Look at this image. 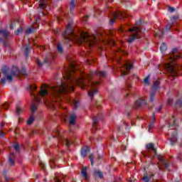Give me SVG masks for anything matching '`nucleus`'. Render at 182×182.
<instances>
[{"label":"nucleus","instance_id":"obj_1","mask_svg":"<svg viewBox=\"0 0 182 182\" xmlns=\"http://www.w3.org/2000/svg\"><path fill=\"white\" fill-rule=\"evenodd\" d=\"M79 69L76 63H71L68 70H65L63 75L65 81H60L56 85L52 87L46 84H43L40 92L38 95H35L33 92L37 89L36 85H33L27 87L28 90L31 92V96L33 98V102L31 105V112L35 113L38 109L39 103H44L48 107L53 110H58L62 107V96L66 95L69 92H73L75 85L80 86L81 89H86L90 87L88 92V96L93 97L97 93L96 86L99 85L100 82H93V76H99L100 77H105L106 72L95 71L91 73L90 75H85L82 74L81 77H76L75 73Z\"/></svg>","mask_w":182,"mask_h":182},{"label":"nucleus","instance_id":"obj_2","mask_svg":"<svg viewBox=\"0 0 182 182\" xmlns=\"http://www.w3.org/2000/svg\"><path fill=\"white\" fill-rule=\"evenodd\" d=\"M63 36L65 43L73 42L78 45H84L85 48L88 49H92L94 46H100L99 43L116 46V42L112 38V32H99L90 36L87 32L80 31V35H77L73 31L72 23H69L66 26L65 31L63 33Z\"/></svg>","mask_w":182,"mask_h":182},{"label":"nucleus","instance_id":"obj_3","mask_svg":"<svg viewBox=\"0 0 182 182\" xmlns=\"http://www.w3.org/2000/svg\"><path fill=\"white\" fill-rule=\"evenodd\" d=\"M1 73L4 75V77L1 80V83L2 85H5L6 80L9 82H12L14 76H16L17 77H19V76H26V70L23 68L20 71L18 67L9 68L8 66H4L1 69Z\"/></svg>","mask_w":182,"mask_h":182},{"label":"nucleus","instance_id":"obj_4","mask_svg":"<svg viewBox=\"0 0 182 182\" xmlns=\"http://www.w3.org/2000/svg\"><path fill=\"white\" fill-rule=\"evenodd\" d=\"M122 55H127V52L123 50L122 48H117V50L114 52L112 59L116 60L117 63H118L119 68L121 70V75H122V76H126V75L130 72V69L133 68V65H132V63L127 60L124 61L123 63H121Z\"/></svg>","mask_w":182,"mask_h":182},{"label":"nucleus","instance_id":"obj_5","mask_svg":"<svg viewBox=\"0 0 182 182\" xmlns=\"http://www.w3.org/2000/svg\"><path fill=\"white\" fill-rule=\"evenodd\" d=\"M141 23V20L136 21L134 26L132 28H126L124 27L121 28L122 32H128L130 33V36L128 38L129 43H132L135 39H139L141 38V28L139 27V25Z\"/></svg>","mask_w":182,"mask_h":182},{"label":"nucleus","instance_id":"obj_6","mask_svg":"<svg viewBox=\"0 0 182 182\" xmlns=\"http://www.w3.org/2000/svg\"><path fill=\"white\" fill-rule=\"evenodd\" d=\"M55 137H58L59 143H63L65 144L67 147H69L71 144H73V141H70L63 136V132L57 129L54 131Z\"/></svg>","mask_w":182,"mask_h":182},{"label":"nucleus","instance_id":"obj_7","mask_svg":"<svg viewBox=\"0 0 182 182\" xmlns=\"http://www.w3.org/2000/svg\"><path fill=\"white\" fill-rule=\"evenodd\" d=\"M147 151L146 153L142 152L144 157H152V159L156 156L157 151L156 148H154V144H148L146 145Z\"/></svg>","mask_w":182,"mask_h":182},{"label":"nucleus","instance_id":"obj_8","mask_svg":"<svg viewBox=\"0 0 182 182\" xmlns=\"http://www.w3.org/2000/svg\"><path fill=\"white\" fill-rule=\"evenodd\" d=\"M113 18L110 19L109 23L112 25V23H114V21L117 19H124V18H129V14L126 12H113L112 13Z\"/></svg>","mask_w":182,"mask_h":182},{"label":"nucleus","instance_id":"obj_9","mask_svg":"<svg viewBox=\"0 0 182 182\" xmlns=\"http://www.w3.org/2000/svg\"><path fill=\"white\" fill-rule=\"evenodd\" d=\"M0 35H1V36H3L4 39H2V38H0V41L1 42H4V46H6V43L5 42L6 41V39H8V30L6 29H4V30H0Z\"/></svg>","mask_w":182,"mask_h":182},{"label":"nucleus","instance_id":"obj_10","mask_svg":"<svg viewBox=\"0 0 182 182\" xmlns=\"http://www.w3.org/2000/svg\"><path fill=\"white\" fill-rule=\"evenodd\" d=\"M147 105V102L144 100L139 99L136 100L134 105V109H139V107H143V106H146Z\"/></svg>","mask_w":182,"mask_h":182},{"label":"nucleus","instance_id":"obj_11","mask_svg":"<svg viewBox=\"0 0 182 182\" xmlns=\"http://www.w3.org/2000/svg\"><path fill=\"white\" fill-rule=\"evenodd\" d=\"M169 140L171 146H174L177 142V131L173 130L171 132V136L169 137Z\"/></svg>","mask_w":182,"mask_h":182},{"label":"nucleus","instance_id":"obj_12","mask_svg":"<svg viewBox=\"0 0 182 182\" xmlns=\"http://www.w3.org/2000/svg\"><path fill=\"white\" fill-rule=\"evenodd\" d=\"M56 58V55L53 53H51L46 55V59L44 60L45 63H52V60Z\"/></svg>","mask_w":182,"mask_h":182},{"label":"nucleus","instance_id":"obj_13","mask_svg":"<svg viewBox=\"0 0 182 182\" xmlns=\"http://www.w3.org/2000/svg\"><path fill=\"white\" fill-rule=\"evenodd\" d=\"M67 102H68V103H70L75 109H77V107L79 106V101H77V100L68 97Z\"/></svg>","mask_w":182,"mask_h":182},{"label":"nucleus","instance_id":"obj_14","mask_svg":"<svg viewBox=\"0 0 182 182\" xmlns=\"http://www.w3.org/2000/svg\"><path fill=\"white\" fill-rule=\"evenodd\" d=\"M158 159L159 160V163L161 164L162 167H164V168H168V163L166 159H164V156H158Z\"/></svg>","mask_w":182,"mask_h":182},{"label":"nucleus","instance_id":"obj_15","mask_svg":"<svg viewBox=\"0 0 182 182\" xmlns=\"http://www.w3.org/2000/svg\"><path fill=\"white\" fill-rule=\"evenodd\" d=\"M65 176L61 173H55V182H65Z\"/></svg>","mask_w":182,"mask_h":182},{"label":"nucleus","instance_id":"obj_16","mask_svg":"<svg viewBox=\"0 0 182 182\" xmlns=\"http://www.w3.org/2000/svg\"><path fill=\"white\" fill-rule=\"evenodd\" d=\"M81 174L86 181L89 180V175H87V168L83 167L81 171Z\"/></svg>","mask_w":182,"mask_h":182},{"label":"nucleus","instance_id":"obj_17","mask_svg":"<svg viewBox=\"0 0 182 182\" xmlns=\"http://www.w3.org/2000/svg\"><path fill=\"white\" fill-rule=\"evenodd\" d=\"M90 151V149L89 146H85L81 150V156L82 157H86L87 154H89V152Z\"/></svg>","mask_w":182,"mask_h":182},{"label":"nucleus","instance_id":"obj_18","mask_svg":"<svg viewBox=\"0 0 182 182\" xmlns=\"http://www.w3.org/2000/svg\"><path fill=\"white\" fill-rule=\"evenodd\" d=\"M156 120V115L153 114L151 119H150V124L149 125V132H151L153 127H154V121Z\"/></svg>","mask_w":182,"mask_h":182},{"label":"nucleus","instance_id":"obj_19","mask_svg":"<svg viewBox=\"0 0 182 182\" xmlns=\"http://www.w3.org/2000/svg\"><path fill=\"white\" fill-rule=\"evenodd\" d=\"M164 32H166V30L164 29H159L157 30L156 33L154 35L155 38H163L164 35Z\"/></svg>","mask_w":182,"mask_h":182},{"label":"nucleus","instance_id":"obj_20","mask_svg":"<svg viewBox=\"0 0 182 182\" xmlns=\"http://www.w3.org/2000/svg\"><path fill=\"white\" fill-rule=\"evenodd\" d=\"M9 162L10 163L11 166H14V164H15V154H10L9 156Z\"/></svg>","mask_w":182,"mask_h":182},{"label":"nucleus","instance_id":"obj_21","mask_svg":"<svg viewBox=\"0 0 182 182\" xmlns=\"http://www.w3.org/2000/svg\"><path fill=\"white\" fill-rule=\"evenodd\" d=\"M95 177H99V178H103V173L99 169H96L93 173Z\"/></svg>","mask_w":182,"mask_h":182},{"label":"nucleus","instance_id":"obj_22","mask_svg":"<svg viewBox=\"0 0 182 182\" xmlns=\"http://www.w3.org/2000/svg\"><path fill=\"white\" fill-rule=\"evenodd\" d=\"M76 122V114H72L70 116V124H75V122Z\"/></svg>","mask_w":182,"mask_h":182},{"label":"nucleus","instance_id":"obj_23","mask_svg":"<svg viewBox=\"0 0 182 182\" xmlns=\"http://www.w3.org/2000/svg\"><path fill=\"white\" fill-rule=\"evenodd\" d=\"M36 23L33 24L31 27L28 28L26 31V33H33V32H35L36 27H35Z\"/></svg>","mask_w":182,"mask_h":182},{"label":"nucleus","instance_id":"obj_24","mask_svg":"<svg viewBox=\"0 0 182 182\" xmlns=\"http://www.w3.org/2000/svg\"><path fill=\"white\" fill-rule=\"evenodd\" d=\"M176 119H174V117H172L171 119L169 120V122H168V126H177V124H176Z\"/></svg>","mask_w":182,"mask_h":182},{"label":"nucleus","instance_id":"obj_25","mask_svg":"<svg viewBox=\"0 0 182 182\" xmlns=\"http://www.w3.org/2000/svg\"><path fill=\"white\" fill-rule=\"evenodd\" d=\"M75 2H76V0H71L70 3V9L71 14H73V10L75 9Z\"/></svg>","mask_w":182,"mask_h":182},{"label":"nucleus","instance_id":"obj_26","mask_svg":"<svg viewBox=\"0 0 182 182\" xmlns=\"http://www.w3.org/2000/svg\"><path fill=\"white\" fill-rule=\"evenodd\" d=\"M153 176H154V175H153V174H151V175H149V176L145 175V176L142 178V180H143V181H144V182H149V181H150V178H151L153 177Z\"/></svg>","mask_w":182,"mask_h":182},{"label":"nucleus","instance_id":"obj_27","mask_svg":"<svg viewBox=\"0 0 182 182\" xmlns=\"http://www.w3.org/2000/svg\"><path fill=\"white\" fill-rule=\"evenodd\" d=\"M160 50L161 53H164V52L167 50V46L166 45V43H162L161 45Z\"/></svg>","mask_w":182,"mask_h":182},{"label":"nucleus","instance_id":"obj_28","mask_svg":"<svg viewBox=\"0 0 182 182\" xmlns=\"http://www.w3.org/2000/svg\"><path fill=\"white\" fill-rule=\"evenodd\" d=\"M159 85H160V82H159V81H155V82H154L153 86H152V90L156 91L157 89H159Z\"/></svg>","mask_w":182,"mask_h":182},{"label":"nucleus","instance_id":"obj_29","mask_svg":"<svg viewBox=\"0 0 182 182\" xmlns=\"http://www.w3.org/2000/svg\"><path fill=\"white\" fill-rule=\"evenodd\" d=\"M24 50H25V55L26 56H28L29 55V50H31V48H29L28 45H25L24 46Z\"/></svg>","mask_w":182,"mask_h":182},{"label":"nucleus","instance_id":"obj_30","mask_svg":"<svg viewBox=\"0 0 182 182\" xmlns=\"http://www.w3.org/2000/svg\"><path fill=\"white\" fill-rule=\"evenodd\" d=\"M57 50L60 53H62V52H63V48L62 47V45H60V43H58L57 45Z\"/></svg>","mask_w":182,"mask_h":182},{"label":"nucleus","instance_id":"obj_31","mask_svg":"<svg viewBox=\"0 0 182 182\" xmlns=\"http://www.w3.org/2000/svg\"><path fill=\"white\" fill-rule=\"evenodd\" d=\"M34 120H35V118L33 117V115H31L29 119L27 121V124H33Z\"/></svg>","mask_w":182,"mask_h":182},{"label":"nucleus","instance_id":"obj_32","mask_svg":"<svg viewBox=\"0 0 182 182\" xmlns=\"http://www.w3.org/2000/svg\"><path fill=\"white\" fill-rule=\"evenodd\" d=\"M150 80V75H148L144 80V85H149Z\"/></svg>","mask_w":182,"mask_h":182},{"label":"nucleus","instance_id":"obj_33","mask_svg":"<svg viewBox=\"0 0 182 182\" xmlns=\"http://www.w3.org/2000/svg\"><path fill=\"white\" fill-rule=\"evenodd\" d=\"M22 112H23V109L21 108V107H16L17 114H20Z\"/></svg>","mask_w":182,"mask_h":182},{"label":"nucleus","instance_id":"obj_34","mask_svg":"<svg viewBox=\"0 0 182 182\" xmlns=\"http://www.w3.org/2000/svg\"><path fill=\"white\" fill-rule=\"evenodd\" d=\"M63 16V12L61 13L60 16H56V19L58 21V22H60L62 21V17Z\"/></svg>","mask_w":182,"mask_h":182},{"label":"nucleus","instance_id":"obj_35","mask_svg":"<svg viewBox=\"0 0 182 182\" xmlns=\"http://www.w3.org/2000/svg\"><path fill=\"white\" fill-rule=\"evenodd\" d=\"M96 124H97V118H93V127L96 129Z\"/></svg>","mask_w":182,"mask_h":182},{"label":"nucleus","instance_id":"obj_36","mask_svg":"<svg viewBox=\"0 0 182 182\" xmlns=\"http://www.w3.org/2000/svg\"><path fill=\"white\" fill-rule=\"evenodd\" d=\"M95 159V156L93 154L90 155V161L92 166H93V159Z\"/></svg>","mask_w":182,"mask_h":182},{"label":"nucleus","instance_id":"obj_37","mask_svg":"<svg viewBox=\"0 0 182 182\" xmlns=\"http://www.w3.org/2000/svg\"><path fill=\"white\" fill-rule=\"evenodd\" d=\"M156 95V92H152L151 93V97H150V101L153 102L154 100V96Z\"/></svg>","mask_w":182,"mask_h":182},{"label":"nucleus","instance_id":"obj_38","mask_svg":"<svg viewBox=\"0 0 182 182\" xmlns=\"http://www.w3.org/2000/svg\"><path fill=\"white\" fill-rule=\"evenodd\" d=\"M14 149L16 151H19V144H16L14 145Z\"/></svg>","mask_w":182,"mask_h":182},{"label":"nucleus","instance_id":"obj_39","mask_svg":"<svg viewBox=\"0 0 182 182\" xmlns=\"http://www.w3.org/2000/svg\"><path fill=\"white\" fill-rule=\"evenodd\" d=\"M87 19H89V16H85L82 18V21L84 23H86L87 22Z\"/></svg>","mask_w":182,"mask_h":182},{"label":"nucleus","instance_id":"obj_40","mask_svg":"<svg viewBox=\"0 0 182 182\" xmlns=\"http://www.w3.org/2000/svg\"><path fill=\"white\" fill-rule=\"evenodd\" d=\"M16 35H19V33H22V27H20L17 31H16Z\"/></svg>","mask_w":182,"mask_h":182},{"label":"nucleus","instance_id":"obj_41","mask_svg":"<svg viewBox=\"0 0 182 182\" xmlns=\"http://www.w3.org/2000/svg\"><path fill=\"white\" fill-rule=\"evenodd\" d=\"M171 103H173V100L171 98L168 99L167 105L171 106Z\"/></svg>","mask_w":182,"mask_h":182},{"label":"nucleus","instance_id":"obj_42","mask_svg":"<svg viewBox=\"0 0 182 182\" xmlns=\"http://www.w3.org/2000/svg\"><path fill=\"white\" fill-rule=\"evenodd\" d=\"M176 105H178L181 107H182V98L181 100H179L178 101H177Z\"/></svg>","mask_w":182,"mask_h":182},{"label":"nucleus","instance_id":"obj_43","mask_svg":"<svg viewBox=\"0 0 182 182\" xmlns=\"http://www.w3.org/2000/svg\"><path fill=\"white\" fill-rule=\"evenodd\" d=\"M171 29V24H168L166 27L165 31H170Z\"/></svg>","mask_w":182,"mask_h":182},{"label":"nucleus","instance_id":"obj_44","mask_svg":"<svg viewBox=\"0 0 182 182\" xmlns=\"http://www.w3.org/2000/svg\"><path fill=\"white\" fill-rule=\"evenodd\" d=\"M9 106V104L8 102H6L4 105L3 107L6 110L8 109V107Z\"/></svg>","mask_w":182,"mask_h":182},{"label":"nucleus","instance_id":"obj_45","mask_svg":"<svg viewBox=\"0 0 182 182\" xmlns=\"http://www.w3.org/2000/svg\"><path fill=\"white\" fill-rule=\"evenodd\" d=\"M36 63L38 65V66H42V63H41V61L39 60V59H36Z\"/></svg>","mask_w":182,"mask_h":182},{"label":"nucleus","instance_id":"obj_46","mask_svg":"<svg viewBox=\"0 0 182 182\" xmlns=\"http://www.w3.org/2000/svg\"><path fill=\"white\" fill-rule=\"evenodd\" d=\"M168 11L169 12H174L176 11V9H174L173 7H169Z\"/></svg>","mask_w":182,"mask_h":182},{"label":"nucleus","instance_id":"obj_47","mask_svg":"<svg viewBox=\"0 0 182 182\" xmlns=\"http://www.w3.org/2000/svg\"><path fill=\"white\" fill-rule=\"evenodd\" d=\"M40 167L43 168V170H45V164L43 163H40Z\"/></svg>","mask_w":182,"mask_h":182},{"label":"nucleus","instance_id":"obj_48","mask_svg":"<svg viewBox=\"0 0 182 182\" xmlns=\"http://www.w3.org/2000/svg\"><path fill=\"white\" fill-rule=\"evenodd\" d=\"M5 136V133L4 132H0V137H4Z\"/></svg>","mask_w":182,"mask_h":182},{"label":"nucleus","instance_id":"obj_49","mask_svg":"<svg viewBox=\"0 0 182 182\" xmlns=\"http://www.w3.org/2000/svg\"><path fill=\"white\" fill-rule=\"evenodd\" d=\"M39 49H41V50H43V49H45V47L43 46H38Z\"/></svg>","mask_w":182,"mask_h":182},{"label":"nucleus","instance_id":"obj_50","mask_svg":"<svg viewBox=\"0 0 182 182\" xmlns=\"http://www.w3.org/2000/svg\"><path fill=\"white\" fill-rule=\"evenodd\" d=\"M161 107H159L158 109H157V112H160L161 110Z\"/></svg>","mask_w":182,"mask_h":182},{"label":"nucleus","instance_id":"obj_51","mask_svg":"<svg viewBox=\"0 0 182 182\" xmlns=\"http://www.w3.org/2000/svg\"><path fill=\"white\" fill-rule=\"evenodd\" d=\"M38 19H39V17L35 16V21H36V22H38Z\"/></svg>","mask_w":182,"mask_h":182},{"label":"nucleus","instance_id":"obj_52","mask_svg":"<svg viewBox=\"0 0 182 182\" xmlns=\"http://www.w3.org/2000/svg\"><path fill=\"white\" fill-rule=\"evenodd\" d=\"M4 126H5V122L1 123V127H4Z\"/></svg>","mask_w":182,"mask_h":182},{"label":"nucleus","instance_id":"obj_53","mask_svg":"<svg viewBox=\"0 0 182 182\" xmlns=\"http://www.w3.org/2000/svg\"><path fill=\"white\" fill-rule=\"evenodd\" d=\"M64 120H66V115H63Z\"/></svg>","mask_w":182,"mask_h":182},{"label":"nucleus","instance_id":"obj_54","mask_svg":"<svg viewBox=\"0 0 182 182\" xmlns=\"http://www.w3.org/2000/svg\"><path fill=\"white\" fill-rule=\"evenodd\" d=\"M10 28H11V29H14V26H12V25L10 26Z\"/></svg>","mask_w":182,"mask_h":182},{"label":"nucleus","instance_id":"obj_55","mask_svg":"<svg viewBox=\"0 0 182 182\" xmlns=\"http://www.w3.org/2000/svg\"><path fill=\"white\" fill-rule=\"evenodd\" d=\"M5 180H6V181H9V179H8V178H5Z\"/></svg>","mask_w":182,"mask_h":182},{"label":"nucleus","instance_id":"obj_56","mask_svg":"<svg viewBox=\"0 0 182 182\" xmlns=\"http://www.w3.org/2000/svg\"><path fill=\"white\" fill-rule=\"evenodd\" d=\"M109 2H113V0H109Z\"/></svg>","mask_w":182,"mask_h":182},{"label":"nucleus","instance_id":"obj_57","mask_svg":"<svg viewBox=\"0 0 182 182\" xmlns=\"http://www.w3.org/2000/svg\"><path fill=\"white\" fill-rule=\"evenodd\" d=\"M127 96H129V92H127Z\"/></svg>","mask_w":182,"mask_h":182},{"label":"nucleus","instance_id":"obj_58","mask_svg":"<svg viewBox=\"0 0 182 182\" xmlns=\"http://www.w3.org/2000/svg\"><path fill=\"white\" fill-rule=\"evenodd\" d=\"M159 169L161 170V166H159Z\"/></svg>","mask_w":182,"mask_h":182},{"label":"nucleus","instance_id":"obj_59","mask_svg":"<svg viewBox=\"0 0 182 182\" xmlns=\"http://www.w3.org/2000/svg\"><path fill=\"white\" fill-rule=\"evenodd\" d=\"M129 87H130V85H129Z\"/></svg>","mask_w":182,"mask_h":182}]
</instances>
